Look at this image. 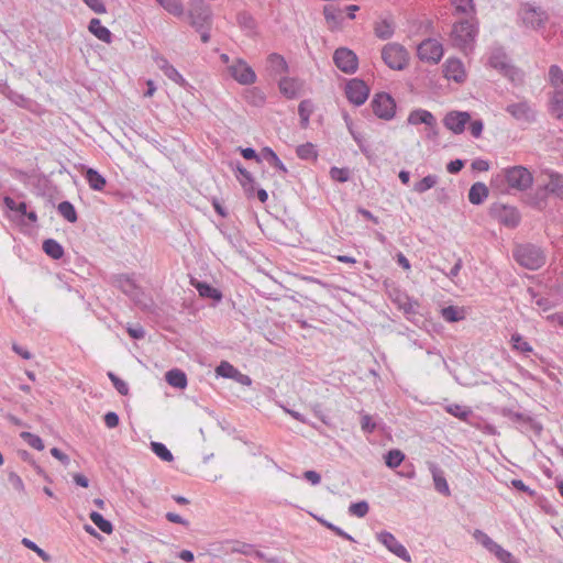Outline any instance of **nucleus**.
I'll list each match as a JSON object with an SVG mask.
<instances>
[{
	"instance_id": "1",
	"label": "nucleus",
	"mask_w": 563,
	"mask_h": 563,
	"mask_svg": "<svg viewBox=\"0 0 563 563\" xmlns=\"http://www.w3.org/2000/svg\"><path fill=\"white\" fill-rule=\"evenodd\" d=\"M514 258L520 266L530 271H537L545 263V254L541 247L530 243L517 245L514 249Z\"/></svg>"
},
{
	"instance_id": "2",
	"label": "nucleus",
	"mask_w": 563,
	"mask_h": 563,
	"mask_svg": "<svg viewBox=\"0 0 563 563\" xmlns=\"http://www.w3.org/2000/svg\"><path fill=\"white\" fill-rule=\"evenodd\" d=\"M477 34L474 20H462L453 24L451 40L454 46L467 52L472 51Z\"/></svg>"
},
{
	"instance_id": "3",
	"label": "nucleus",
	"mask_w": 563,
	"mask_h": 563,
	"mask_svg": "<svg viewBox=\"0 0 563 563\" xmlns=\"http://www.w3.org/2000/svg\"><path fill=\"white\" fill-rule=\"evenodd\" d=\"M505 178L510 188L525 191L533 183L532 173L525 166L518 165L505 169Z\"/></svg>"
},
{
	"instance_id": "4",
	"label": "nucleus",
	"mask_w": 563,
	"mask_h": 563,
	"mask_svg": "<svg viewBox=\"0 0 563 563\" xmlns=\"http://www.w3.org/2000/svg\"><path fill=\"white\" fill-rule=\"evenodd\" d=\"M382 58L389 68L400 70L408 63V53L400 44L389 43L383 47Z\"/></svg>"
},
{
	"instance_id": "5",
	"label": "nucleus",
	"mask_w": 563,
	"mask_h": 563,
	"mask_svg": "<svg viewBox=\"0 0 563 563\" xmlns=\"http://www.w3.org/2000/svg\"><path fill=\"white\" fill-rule=\"evenodd\" d=\"M373 112L380 119L389 120L395 115L396 102L386 92L376 93L372 100Z\"/></svg>"
},
{
	"instance_id": "6",
	"label": "nucleus",
	"mask_w": 563,
	"mask_h": 563,
	"mask_svg": "<svg viewBox=\"0 0 563 563\" xmlns=\"http://www.w3.org/2000/svg\"><path fill=\"white\" fill-rule=\"evenodd\" d=\"M335 66L345 74H354L358 67L356 54L346 47H339L333 54Z\"/></svg>"
},
{
	"instance_id": "7",
	"label": "nucleus",
	"mask_w": 563,
	"mask_h": 563,
	"mask_svg": "<svg viewBox=\"0 0 563 563\" xmlns=\"http://www.w3.org/2000/svg\"><path fill=\"white\" fill-rule=\"evenodd\" d=\"M376 539L382 543L389 552L398 556L399 559L410 562L411 556L408 550L401 544L396 537L389 531H380L376 533Z\"/></svg>"
},
{
	"instance_id": "8",
	"label": "nucleus",
	"mask_w": 563,
	"mask_h": 563,
	"mask_svg": "<svg viewBox=\"0 0 563 563\" xmlns=\"http://www.w3.org/2000/svg\"><path fill=\"white\" fill-rule=\"evenodd\" d=\"M520 14L525 25L532 29H540L544 26L549 19L544 10L533 7L529 3H526L521 7Z\"/></svg>"
},
{
	"instance_id": "9",
	"label": "nucleus",
	"mask_w": 563,
	"mask_h": 563,
	"mask_svg": "<svg viewBox=\"0 0 563 563\" xmlns=\"http://www.w3.org/2000/svg\"><path fill=\"white\" fill-rule=\"evenodd\" d=\"M345 95L350 102L361 106L367 100L369 88L362 79L354 78L347 81Z\"/></svg>"
},
{
	"instance_id": "10",
	"label": "nucleus",
	"mask_w": 563,
	"mask_h": 563,
	"mask_svg": "<svg viewBox=\"0 0 563 563\" xmlns=\"http://www.w3.org/2000/svg\"><path fill=\"white\" fill-rule=\"evenodd\" d=\"M549 195H553L558 198L563 199V177L560 175H551L549 183L545 187L538 188L536 197L538 201L534 207L542 208L541 201L548 198Z\"/></svg>"
},
{
	"instance_id": "11",
	"label": "nucleus",
	"mask_w": 563,
	"mask_h": 563,
	"mask_svg": "<svg viewBox=\"0 0 563 563\" xmlns=\"http://www.w3.org/2000/svg\"><path fill=\"white\" fill-rule=\"evenodd\" d=\"M417 53L421 60L437 64L443 55V47L438 41L428 38L418 45Z\"/></svg>"
},
{
	"instance_id": "12",
	"label": "nucleus",
	"mask_w": 563,
	"mask_h": 563,
	"mask_svg": "<svg viewBox=\"0 0 563 563\" xmlns=\"http://www.w3.org/2000/svg\"><path fill=\"white\" fill-rule=\"evenodd\" d=\"M189 23L197 31H201L210 25L211 11L201 0L198 4L189 10Z\"/></svg>"
},
{
	"instance_id": "13",
	"label": "nucleus",
	"mask_w": 563,
	"mask_h": 563,
	"mask_svg": "<svg viewBox=\"0 0 563 563\" xmlns=\"http://www.w3.org/2000/svg\"><path fill=\"white\" fill-rule=\"evenodd\" d=\"M230 75L241 85H251L256 80L254 70L242 59L229 67Z\"/></svg>"
},
{
	"instance_id": "14",
	"label": "nucleus",
	"mask_w": 563,
	"mask_h": 563,
	"mask_svg": "<svg viewBox=\"0 0 563 563\" xmlns=\"http://www.w3.org/2000/svg\"><path fill=\"white\" fill-rule=\"evenodd\" d=\"M471 120L468 112L452 111L449 112L443 122L444 125L455 134L464 131L465 124Z\"/></svg>"
},
{
	"instance_id": "15",
	"label": "nucleus",
	"mask_w": 563,
	"mask_h": 563,
	"mask_svg": "<svg viewBox=\"0 0 563 563\" xmlns=\"http://www.w3.org/2000/svg\"><path fill=\"white\" fill-rule=\"evenodd\" d=\"M489 65L495 69L500 70L505 76L509 77L512 81L519 73L508 64L507 56L504 53L496 52L489 58Z\"/></svg>"
},
{
	"instance_id": "16",
	"label": "nucleus",
	"mask_w": 563,
	"mask_h": 563,
	"mask_svg": "<svg viewBox=\"0 0 563 563\" xmlns=\"http://www.w3.org/2000/svg\"><path fill=\"white\" fill-rule=\"evenodd\" d=\"M302 88L303 82L296 78L285 77L279 81V89L282 93L288 99L297 97Z\"/></svg>"
},
{
	"instance_id": "17",
	"label": "nucleus",
	"mask_w": 563,
	"mask_h": 563,
	"mask_svg": "<svg viewBox=\"0 0 563 563\" xmlns=\"http://www.w3.org/2000/svg\"><path fill=\"white\" fill-rule=\"evenodd\" d=\"M507 112L510 113L516 120H523L529 122L534 119V113L526 101L509 104L507 107Z\"/></svg>"
},
{
	"instance_id": "18",
	"label": "nucleus",
	"mask_w": 563,
	"mask_h": 563,
	"mask_svg": "<svg viewBox=\"0 0 563 563\" xmlns=\"http://www.w3.org/2000/svg\"><path fill=\"white\" fill-rule=\"evenodd\" d=\"M444 76L456 82L463 81L465 78L463 64L459 59H449L444 65Z\"/></svg>"
},
{
	"instance_id": "19",
	"label": "nucleus",
	"mask_w": 563,
	"mask_h": 563,
	"mask_svg": "<svg viewBox=\"0 0 563 563\" xmlns=\"http://www.w3.org/2000/svg\"><path fill=\"white\" fill-rule=\"evenodd\" d=\"M89 32H91L98 40L109 44L112 41V34L110 30L101 24V21L97 18L91 19L88 25Z\"/></svg>"
},
{
	"instance_id": "20",
	"label": "nucleus",
	"mask_w": 563,
	"mask_h": 563,
	"mask_svg": "<svg viewBox=\"0 0 563 563\" xmlns=\"http://www.w3.org/2000/svg\"><path fill=\"white\" fill-rule=\"evenodd\" d=\"M430 471L432 473L434 488L440 494H442L444 496H450L451 490H450V487H449V484H448L445 477L443 476L442 471L435 464H431Z\"/></svg>"
},
{
	"instance_id": "21",
	"label": "nucleus",
	"mask_w": 563,
	"mask_h": 563,
	"mask_svg": "<svg viewBox=\"0 0 563 563\" xmlns=\"http://www.w3.org/2000/svg\"><path fill=\"white\" fill-rule=\"evenodd\" d=\"M267 64L269 70L275 75L288 73V64L286 59L277 53H272L268 55Z\"/></svg>"
},
{
	"instance_id": "22",
	"label": "nucleus",
	"mask_w": 563,
	"mask_h": 563,
	"mask_svg": "<svg viewBox=\"0 0 563 563\" xmlns=\"http://www.w3.org/2000/svg\"><path fill=\"white\" fill-rule=\"evenodd\" d=\"M488 187L483 183H475L470 191L468 199L473 205H479L488 197Z\"/></svg>"
},
{
	"instance_id": "23",
	"label": "nucleus",
	"mask_w": 563,
	"mask_h": 563,
	"mask_svg": "<svg viewBox=\"0 0 563 563\" xmlns=\"http://www.w3.org/2000/svg\"><path fill=\"white\" fill-rule=\"evenodd\" d=\"M165 378L172 387L184 389L187 386V376L181 369L174 368L168 371Z\"/></svg>"
},
{
	"instance_id": "24",
	"label": "nucleus",
	"mask_w": 563,
	"mask_h": 563,
	"mask_svg": "<svg viewBox=\"0 0 563 563\" xmlns=\"http://www.w3.org/2000/svg\"><path fill=\"white\" fill-rule=\"evenodd\" d=\"M408 121L411 124L424 123L428 126H434V124H435V119H434L433 114L427 110L412 111L409 114Z\"/></svg>"
},
{
	"instance_id": "25",
	"label": "nucleus",
	"mask_w": 563,
	"mask_h": 563,
	"mask_svg": "<svg viewBox=\"0 0 563 563\" xmlns=\"http://www.w3.org/2000/svg\"><path fill=\"white\" fill-rule=\"evenodd\" d=\"M495 221L507 229H515L521 219L519 213H490Z\"/></svg>"
},
{
	"instance_id": "26",
	"label": "nucleus",
	"mask_w": 563,
	"mask_h": 563,
	"mask_svg": "<svg viewBox=\"0 0 563 563\" xmlns=\"http://www.w3.org/2000/svg\"><path fill=\"white\" fill-rule=\"evenodd\" d=\"M445 411L450 415L454 416L455 418L460 419L461 421H468L471 416L473 415V411L470 407L459 405V404H450L445 407Z\"/></svg>"
},
{
	"instance_id": "27",
	"label": "nucleus",
	"mask_w": 563,
	"mask_h": 563,
	"mask_svg": "<svg viewBox=\"0 0 563 563\" xmlns=\"http://www.w3.org/2000/svg\"><path fill=\"white\" fill-rule=\"evenodd\" d=\"M85 179L93 190H102L106 186V178L92 168H88L86 170Z\"/></svg>"
},
{
	"instance_id": "28",
	"label": "nucleus",
	"mask_w": 563,
	"mask_h": 563,
	"mask_svg": "<svg viewBox=\"0 0 563 563\" xmlns=\"http://www.w3.org/2000/svg\"><path fill=\"white\" fill-rule=\"evenodd\" d=\"M341 10L333 5H325L323 14L327 23L331 30L338 29L341 25L342 19L340 18Z\"/></svg>"
},
{
	"instance_id": "29",
	"label": "nucleus",
	"mask_w": 563,
	"mask_h": 563,
	"mask_svg": "<svg viewBox=\"0 0 563 563\" xmlns=\"http://www.w3.org/2000/svg\"><path fill=\"white\" fill-rule=\"evenodd\" d=\"M550 111L558 120H563V90L554 91L550 102Z\"/></svg>"
},
{
	"instance_id": "30",
	"label": "nucleus",
	"mask_w": 563,
	"mask_h": 563,
	"mask_svg": "<svg viewBox=\"0 0 563 563\" xmlns=\"http://www.w3.org/2000/svg\"><path fill=\"white\" fill-rule=\"evenodd\" d=\"M192 285L196 287L198 294L203 298L217 299V300H219L221 298V292L218 289H216L214 287H212L211 285H209L208 283L196 282V283H192Z\"/></svg>"
},
{
	"instance_id": "31",
	"label": "nucleus",
	"mask_w": 563,
	"mask_h": 563,
	"mask_svg": "<svg viewBox=\"0 0 563 563\" xmlns=\"http://www.w3.org/2000/svg\"><path fill=\"white\" fill-rule=\"evenodd\" d=\"M441 316L446 322H457L465 318V311L455 306H448L441 310Z\"/></svg>"
},
{
	"instance_id": "32",
	"label": "nucleus",
	"mask_w": 563,
	"mask_h": 563,
	"mask_svg": "<svg viewBox=\"0 0 563 563\" xmlns=\"http://www.w3.org/2000/svg\"><path fill=\"white\" fill-rule=\"evenodd\" d=\"M44 252L54 260H59L64 255L63 246L55 240L48 239L43 242Z\"/></svg>"
},
{
	"instance_id": "33",
	"label": "nucleus",
	"mask_w": 563,
	"mask_h": 563,
	"mask_svg": "<svg viewBox=\"0 0 563 563\" xmlns=\"http://www.w3.org/2000/svg\"><path fill=\"white\" fill-rule=\"evenodd\" d=\"M504 416L507 417L509 420L514 421V422H518V423H522V424H530L531 427L533 428H538L539 430H541V427L538 426L531 417L529 416H526L521 412H516V411H512L510 409H505L504 410Z\"/></svg>"
},
{
	"instance_id": "34",
	"label": "nucleus",
	"mask_w": 563,
	"mask_h": 563,
	"mask_svg": "<svg viewBox=\"0 0 563 563\" xmlns=\"http://www.w3.org/2000/svg\"><path fill=\"white\" fill-rule=\"evenodd\" d=\"M151 449L154 452V454L159 457L164 462H173L174 455L169 451V449L162 442H151Z\"/></svg>"
},
{
	"instance_id": "35",
	"label": "nucleus",
	"mask_w": 563,
	"mask_h": 563,
	"mask_svg": "<svg viewBox=\"0 0 563 563\" xmlns=\"http://www.w3.org/2000/svg\"><path fill=\"white\" fill-rule=\"evenodd\" d=\"M313 111V104L310 100H302L298 107V113L300 117V123L302 128H307L309 124L310 115Z\"/></svg>"
},
{
	"instance_id": "36",
	"label": "nucleus",
	"mask_w": 563,
	"mask_h": 563,
	"mask_svg": "<svg viewBox=\"0 0 563 563\" xmlns=\"http://www.w3.org/2000/svg\"><path fill=\"white\" fill-rule=\"evenodd\" d=\"M168 13L175 16L184 14V7L180 0H156Z\"/></svg>"
},
{
	"instance_id": "37",
	"label": "nucleus",
	"mask_w": 563,
	"mask_h": 563,
	"mask_svg": "<svg viewBox=\"0 0 563 563\" xmlns=\"http://www.w3.org/2000/svg\"><path fill=\"white\" fill-rule=\"evenodd\" d=\"M473 538L481 543L487 551L492 553L494 549L497 547V542H495L487 533L479 529H475L473 532Z\"/></svg>"
},
{
	"instance_id": "38",
	"label": "nucleus",
	"mask_w": 563,
	"mask_h": 563,
	"mask_svg": "<svg viewBox=\"0 0 563 563\" xmlns=\"http://www.w3.org/2000/svg\"><path fill=\"white\" fill-rule=\"evenodd\" d=\"M404 460L405 454L398 449H393L385 455V463L389 468L398 467L404 462Z\"/></svg>"
},
{
	"instance_id": "39",
	"label": "nucleus",
	"mask_w": 563,
	"mask_h": 563,
	"mask_svg": "<svg viewBox=\"0 0 563 563\" xmlns=\"http://www.w3.org/2000/svg\"><path fill=\"white\" fill-rule=\"evenodd\" d=\"M510 341H511V344H512V349L518 351V352H520V353L527 354V353H531L532 350H533L531 344L528 341H526L523 339V336L521 334H519V333H514L511 335Z\"/></svg>"
},
{
	"instance_id": "40",
	"label": "nucleus",
	"mask_w": 563,
	"mask_h": 563,
	"mask_svg": "<svg viewBox=\"0 0 563 563\" xmlns=\"http://www.w3.org/2000/svg\"><path fill=\"white\" fill-rule=\"evenodd\" d=\"M161 68L164 70L165 75L172 79L173 81L177 82L180 86H184L186 84L183 76L176 70V68L168 64L166 59H161Z\"/></svg>"
},
{
	"instance_id": "41",
	"label": "nucleus",
	"mask_w": 563,
	"mask_h": 563,
	"mask_svg": "<svg viewBox=\"0 0 563 563\" xmlns=\"http://www.w3.org/2000/svg\"><path fill=\"white\" fill-rule=\"evenodd\" d=\"M91 521L104 533L110 534L113 531L112 523L104 519L99 512L92 511L89 515Z\"/></svg>"
},
{
	"instance_id": "42",
	"label": "nucleus",
	"mask_w": 563,
	"mask_h": 563,
	"mask_svg": "<svg viewBox=\"0 0 563 563\" xmlns=\"http://www.w3.org/2000/svg\"><path fill=\"white\" fill-rule=\"evenodd\" d=\"M236 371L238 368L227 361H222L216 368V373L218 376L230 379H233Z\"/></svg>"
},
{
	"instance_id": "43",
	"label": "nucleus",
	"mask_w": 563,
	"mask_h": 563,
	"mask_svg": "<svg viewBox=\"0 0 563 563\" xmlns=\"http://www.w3.org/2000/svg\"><path fill=\"white\" fill-rule=\"evenodd\" d=\"M20 435L31 448L38 451L44 450L43 440L38 435L26 431L21 432Z\"/></svg>"
},
{
	"instance_id": "44",
	"label": "nucleus",
	"mask_w": 563,
	"mask_h": 563,
	"mask_svg": "<svg viewBox=\"0 0 563 563\" xmlns=\"http://www.w3.org/2000/svg\"><path fill=\"white\" fill-rule=\"evenodd\" d=\"M551 84L556 90H563V71L559 66H551L550 71Z\"/></svg>"
},
{
	"instance_id": "45",
	"label": "nucleus",
	"mask_w": 563,
	"mask_h": 563,
	"mask_svg": "<svg viewBox=\"0 0 563 563\" xmlns=\"http://www.w3.org/2000/svg\"><path fill=\"white\" fill-rule=\"evenodd\" d=\"M318 521L324 526L325 528H328L329 530H331L332 532H334L336 536L345 539V540H349L351 542H355V539L349 534L347 532H345L343 529H341L340 527L333 525L332 522L325 520V519H322V518H318Z\"/></svg>"
},
{
	"instance_id": "46",
	"label": "nucleus",
	"mask_w": 563,
	"mask_h": 563,
	"mask_svg": "<svg viewBox=\"0 0 563 563\" xmlns=\"http://www.w3.org/2000/svg\"><path fill=\"white\" fill-rule=\"evenodd\" d=\"M463 267V261L461 257H459L453 267L449 271V272H445L439 267H433L434 269H438L439 272H441L442 274H444L450 280H452L455 285H457V280L456 278L459 277L460 275V272Z\"/></svg>"
},
{
	"instance_id": "47",
	"label": "nucleus",
	"mask_w": 563,
	"mask_h": 563,
	"mask_svg": "<svg viewBox=\"0 0 563 563\" xmlns=\"http://www.w3.org/2000/svg\"><path fill=\"white\" fill-rule=\"evenodd\" d=\"M368 509V504L362 500L351 504L349 507V512L357 518H363L367 515Z\"/></svg>"
},
{
	"instance_id": "48",
	"label": "nucleus",
	"mask_w": 563,
	"mask_h": 563,
	"mask_svg": "<svg viewBox=\"0 0 563 563\" xmlns=\"http://www.w3.org/2000/svg\"><path fill=\"white\" fill-rule=\"evenodd\" d=\"M492 553L501 562V563H519L514 559L512 554L504 549L501 545L497 544V547L492 551Z\"/></svg>"
},
{
	"instance_id": "49",
	"label": "nucleus",
	"mask_w": 563,
	"mask_h": 563,
	"mask_svg": "<svg viewBox=\"0 0 563 563\" xmlns=\"http://www.w3.org/2000/svg\"><path fill=\"white\" fill-rule=\"evenodd\" d=\"M437 184V177L433 175H428L423 177L420 181L415 184V191L424 192L428 189L432 188Z\"/></svg>"
},
{
	"instance_id": "50",
	"label": "nucleus",
	"mask_w": 563,
	"mask_h": 563,
	"mask_svg": "<svg viewBox=\"0 0 563 563\" xmlns=\"http://www.w3.org/2000/svg\"><path fill=\"white\" fill-rule=\"evenodd\" d=\"M452 4L457 13H474L475 11L473 0H452Z\"/></svg>"
},
{
	"instance_id": "51",
	"label": "nucleus",
	"mask_w": 563,
	"mask_h": 563,
	"mask_svg": "<svg viewBox=\"0 0 563 563\" xmlns=\"http://www.w3.org/2000/svg\"><path fill=\"white\" fill-rule=\"evenodd\" d=\"M375 34L382 40L389 38L393 35V27L388 22L382 21L375 25Z\"/></svg>"
},
{
	"instance_id": "52",
	"label": "nucleus",
	"mask_w": 563,
	"mask_h": 563,
	"mask_svg": "<svg viewBox=\"0 0 563 563\" xmlns=\"http://www.w3.org/2000/svg\"><path fill=\"white\" fill-rule=\"evenodd\" d=\"M22 544L27 549L34 551L44 562H48L51 556L41 548H38L32 540L24 538Z\"/></svg>"
},
{
	"instance_id": "53",
	"label": "nucleus",
	"mask_w": 563,
	"mask_h": 563,
	"mask_svg": "<svg viewBox=\"0 0 563 563\" xmlns=\"http://www.w3.org/2000/svg\"><path fill=\"white\" fill-rule=\"evenodd\" d=\"M108 376L109 378L111 379V382L113 383V386L115 387V389L121 394V395H128L129 393V387H128V384L120 379L118 376H115L112 372H109L108 373Z\"/></svg>"
},
{
	"instance_id": "54",
	"label": "nucleus",
	"mask_w": 563,
	"mask_h": 563,
	"mask_svg": "<svg viewBox=\"0 0 563 563\" xmlns=\"http://www.w3.org/2000/svg\"><path fill=\"white\" fill-rule=\"evenodd\" d=\"M349 174L347 168L332 167L330 170L331 178L340 183L346 181L349 179Z\"/></svg>"
},
{
	"instance_id": "55",
	"label": "nucleus",
	"mask_w": 563,
	"mask_h": 563,
	"mask_svg": "<svg viewBox=\"0 0 563 563\" xmlns=\"http://www.w3.org/2000/svg\"><path fill=\"white\" fill-rule=\"evenodd\" d=\"M361 428L366 433H373L376 429V423L373 421L372 416L364 413L361 418Z\"/></svg>"
},
{
	"instance_id": "56",
	"label": "nucleus",
	"mask_w": 563,
	"mask_h": 563,
	"mask_svg": "<svg viewBox=\"0 0 563 563\" xmlns=\"http://www.w3.org/2000/svg\"><path fill=\"white\" fill-rule=\"evenodd\" d=\"M95 13L103 14L107 12L103 0H82Z\"/></svg>"
},
{
	"instance_id": "57",
	"label": "nucleus",
	"mask_w": 563,
	"mask_h": 563,
	"mask_svg": "<svg viewBox=\"0 0 563 563\" xmlns=\"http://www.w3.org/2000/svg\"><path fill=\"white\" fill-rule=\"evenodd\" d=\"M264 154H265V156L271 158V161L275 165V167H277L283 173H287V168L285 167V165L278 158V156L276 155V153L274 151H272L271 148L266 147V148H264Z\"/></svg>"
},
{
	"instance_id": "58",
	"label": "nucleus",
	"mask_w": 563,
	"mask_h": 563,
	"mask_svg": "<svg viewBox=\"0 0 563 563\" xmlns=\"http://www.w3.org/2000/svg\"><path fill=\"white\" fill-rule=\"evenodd\" d=\"M511 485L517 490L523 492V493L528 494L529 496L536 495V492L533 489H531L528 485H526L523 483V481H521V479H512Z\"/></svg>"
},
{
	"instance_id": "59",
	"label": "nucleus",
	"mask_w": 563,
	"mask_h": 563,
	"mask_svg": "<svg viewBox=\"0 0 563 563\" xmlns=\"http://www.w3.org/2000/svg\"><path fill=\"white\" fill-rule=\"evenodd\" d=\"M297 154L301 158H309L310 156H316V152L311 144L301 145L297 150Z\"/></svg>"
},
{
	"instance_id": "60",
	"label": "nucleus",
	"mask_w": 563,
	"mask_h": 563,
	"mask_svg": "<svg viewBox=\"0 0 563 563\" xmlns=\"http://www.w3.org/2000/svg\"><path fill=\"white\" fill-rule=\"evenodd\" d=\"M232 552L251 555L253 553V545L249 543H236V545L232 548Z\"/></svg>"
},
{
	"instance_id": "61",
	"label": "nucleus",
	"mask_w": 563,
	"mask_h": 563,
	"mask_svg": "<svg viewBox=\"0 0 563 563\" xmlns=\"http://www.w3.org/2000/svg\"><path fill=\"white\" fill-rule=\"evenodd\" d=\"M233 380L244 386H250L252 384L251 377L241 373L239 369L235 372Z\"/></svg>"
},
{
	"instance_id": "62",
	"label": "nucleus",
	"mask_w": 563,
	"mask_h": 563,
	"mask_svg": "<svg viewBox=\"0 0 563 563\" xmlns=\"http://www.w3.org/2000/svg\"><path fill=\"white\" fill-rule=\"evenodd\" d=\"M104 423L108 428H115L119 424V417L115 412H108L104 416Z\"/></svg>"
},
{
	"instance_id": "63",
	"label": "nucleus",
	"mask_w": 563,
	"mask_h": 563,
	"mask_svg": "<svg viewBox=\"0 0 563 563\" xmlns=\"http://www.w3.org/2000/svg\"><path fill=\"white\" fill-rule=\"evenodd\" d=\"M303 477L310 482L312 485H318L320 484L321 482V476L318 472L316 471H306L303 473Z\"/></svg>"
},
{
	"instance_id": "64",
	"label": "nucleus",
	"mask_w": 563,
	"mask_h": 563,
	"mask_svg": "<svg viewBox=\"0 0 563 563\" xmlns=\"http://www.w3.org/2000/svg\"><path fill=\"white\" fill-rule=\"evenodd\" d=\"M550 323L563 328V312H555L545 318Z\"/></svg>"
}]
</instances>
